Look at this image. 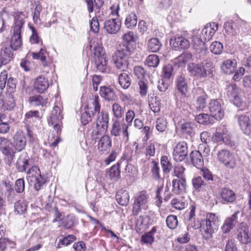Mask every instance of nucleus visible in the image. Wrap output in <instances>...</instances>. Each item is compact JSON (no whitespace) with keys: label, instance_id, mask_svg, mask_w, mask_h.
<instances>
[{"label":"nucleus","instance_id":"6ab92c4d","mask_svg":"<svg viewBox=\"0 0 251 251\" xmlns=\"http://www.w3.org/2000/svg\"><path fill=\"white\" fill-rule=\"evenodd\" d=\"M172 47L176 50L188 49L190 46L189 41L184 36L177 35L170 41Z\"/></svg>","mask_w":251,"mask_h":251},{"label":"nucleus","instance_id":"5fc2aeb1","mask_svg":"<svg viewBox=\"0 0 251 251\" xmlns=\"http://www.w3.org/2000/svg\"><path fill=\"white\" fill-rule=\"evenodd\" d=\"M109 176L111 179L116 180L120 177V165L119 163L111 167L109 171Z\"/></svg>","mask_w":251,"mask_h":251},{"label":"nucleus","instance_id":"f3484780","mask_svg":"<svg viewBox=\"0 0 251 251\" xmlns=\"http://www.w3.org/2000/svg\"><path fill=\"white\" fill-rule=\"evenodd\" d=\"M12 144L16 151L19 152L24 150L26 144L25 133L22 130H18L14 135Z\"/></svg>","mask_w":251,"mask_h":251},{"label":"nucleus","instance_id":"de8ad7c7","mask_svg":"<svg viewBox=\"0 0 251 251\" xmlns=\"http://www.w3.org/2000/svg\"><path fill=\"white\" fill-rule=\"evenodd\" d=\"M137 23V18L134 13H131L128 14L125 20V24L128 28L132 29L134 27Z\"/></svg>","mask_w":251,"mask_h":251},{"label":"nucleus","instance_id":"6e6552de","mask_svg":"<svg viewBox=\"0 0 251 251\" xmlns=\"http://www.w3.org/2000/svg\"><path fill=\"white\" fill-rule=\"evenodd\" d=\"M226 93L230 101L237 107L240 106L243 100L240 96L241 90L235 84H228L226 86Z\"/></svg>","mask_w":251,"mask_h":251},{"label":"nucleus","instance_id":"13d9d810","mask_svg":"<svg viewBox=\"0 0 251 251\" xmlns=\"http://www.w3.org/2000/svg\"><path fill=\"white\" fill-rule=\"evenodd\" d=\"M161 165L163 171L164 173H168L170 172L172 166L167 156H162L161 158Z\"/></svg>","mask_w":251,"mask_h":251},{"label":"nucleus","instance_id":"a18cd8bd","mask_svg":"<svg viewBox=\"0 0 251 251\" xmlns=\"http://www.w3.org/2000/svg\"><path fill=\"white\" fill-rule=\"evenodd\" d=\"M156 232V227H153L151 230L142 236L141 241L145 244H151L154 241V235Z\"/></svg>","mask_w":251,"mask_h":251},{"label":"nucleus","instance_id":"2eb2a0df","mask_svg":"<svg viewBox=\"0 0 251 251\" xmlns=\"http://www.w3.org/2000/svg\"><path fill=\"white\" fill-rule=\"evenodd\" d=\"M188 153L187 144L185 142L178 143L174 149L173 157L177 161H182L185 159Z\"/></svg>","mask_w":251,"mask_h":251},{"label":"nucleus","instance_id":"f03ea898","mask_svg":"<svg viewBox=\"0 0 251 251\" xmlns=\"http://www.w3.org/2000/svg\"><path fill=\"white\" fill-rule=\"evenodd\" d=\"M26 16L21 12H16L14 14V23L13 26V35L9 45L12 50H18L22 45V31L24 29Z\"/></svg>","mask_w":251,"mask_h":251},{"label":"nucleus","instance_id":"4be33fe9","mask_svg":"<svg viewBox=\"0 0 251 251\" xmlns=\"http://www.w3.org/2000/svg\"><path fill=\"white\" fill-rule=\"evenodd\" d=\"M212 141L217 143H224L227 145H231V143L228 131L225 128L221 130L220 128L213 135Z\"/></svg>","mask_w":251,"mask_h":251},{"label":"nucleus","instance_id":"49530a36","mask_svg":"<svg viewBox=\"0 0 251 251\" xmlns=\"http://www.w3.org/2000/svg\"><path fill=\"white\" fill-rule=\"evenodd\" d=\"M124 107H123L119 103L115 102L112 105V111L113 112L114 119H119L122 118L125 113Z\"/></svg>","mask_w":251,"mask_h":251},{"label":"nucleus","instance_id":"0eeeda50","mask_svg":"<svg viewBox=\"0 0 251 251\" xmlns=\"http://www.w3.org/2000/svg\"><path fill=\"white\" fill-rule=\"evenodd\" d=\"M219 162L226 168L233 169L237 165V160L234 154L226 150H221L217 153Z\"/></svg>","mask_w":251,"mask_h":251},{"label":"nucleus","instance_id":"aec40b11","mask_svg":"<svg viewBox=\"0 0 251 251\" xmlns=\"http://www.w3.org/2000/svg\"><path fill=\"white\" fill-rule=\"evenodd\" d=\"M121 25V23L119 18H112L105 21L104 28L108 33L115 34L119 31Z\"/></svg>","mask_w":251,"mask_h":251},{"label":"nucleus","instance_id":"1a4fd4ad","mask_svg":"<svg viewBox=\"0 0 251 251\" xmlns=\"http://www.w3.org/2000/svg\"><path fill=\"white\" fill-rule=\"evenodd\" d=\"M0 151L6 156L7 163L10 165L16 153L13 144L8 139L0 137Z\"/></svg>","mask_w":251,"mask_h":251},{"label":"nucleus","instance_id":"680f3d73","mask_svg":"<svg viewBox=\"0 0 251 251\" xmlns=\"http://www.w3.org/2000/svg\"><path fill=\"white\" fill-rule=\"evenodd\" d=\"M42 10V6L39 3L36 4L33 12V20L34 22L37 24L41 22L40 15Z\"/></svg>","mask_w":251,"mask_h":251},{"label":"nucleus","instance_id":"72a5a7b5","mask_svg":"<svg viewBox=\"0 0 251 251\" xmlns=\"http://www.w3.org/2000/svg\"><path fill=\"white\" fill-rule=\"evenodd\" d=\"M236 67V61L230 59L224 61L221 67L222 71L226 74H231L234 73Z\"/></svg>","mask_w":251,"mask_h":251},{"label":"nucleus","instance_id":"79ce46f5","mask_svg":"<svg viewBox=\"0 0 251 251\" xmlns=\"http://www.w3.org/2000/svg\"><path fill=\"white\" fill-rule=\"evenodd\" d=\"M29 101L33 106H46L48 102V99H43L40 95L34 96L29 98Z\"/></svg>","mask_w":251,"mask_h":251},{"label":"nucleus","instance_id":"cd10ccee","mask_svg":"<svg viewBox=\"0 0 251 251\" xmlns=\"http://www.w3.org/2000/svg\"><path fill=\"white\" fill-rule=\"evenodd\" d=\"M31 55L33 59L40 60L44 67L49 66V62L47 59L49 54L45 48H41L39 52H32Z\"/></svg>","mask_w":251,"mask_h":251},{"label":"nucleus","instance_id":"c03bdc74","mask_svg":"<svg viewBox=\"0 0 251 251\" xmlns=\"http://www.w3.org/2000/svg\"><path fill=\"white\" fill-rule=\"evenodd\" d=\"M172 206L178 210L184 209L188 204L187 201L184 198H175L171 201Z\"/></svg>","mask_w":251,"mask_h":251},{"label":"nucleus","instance_id":"bb28decb","mask_svg":"<svg viewBox=\"0 0 251 251\" xmlns=\"http://www.w3.org/2000/svg\"><path fill=\"white\" fill-rule=\"evenodd\" d=\"M49 86V83L47 78L41 75L37 77L34 80V89L39 93L45 92Z\"/></svg>","mask_w":251,"mask_h":251},{"label":"nucleus","instance_id":"b1692460","mask_svg":"<svg viewBox=\"0 0 251 251\" xmlns=\"http://www.w3.org/2000/svg\"><path fill=\"white\" fill-rule=\"evenodd\" d=\"M112 146V141L108 135H103L100 138L98 145V149L101 154L108 152Z\"/></svg>","mask_w":251,"mask_h":251},{"label":"nucleus","instance_id":"ea45409f","mask_svg":"<svg viewBox=\"0 0 251 251\" xmlns=\"http://www.w3.org/2000/svg\"><path fill=\"white\" fill-rule=\"evenodd\" d=\"M220 195L223 200L228 202H233L236 198L234 192L227 188L222 189Z\"/></svg>","mask_w":251,"mask_h":251},{"label":"nucleus","instance_id":"ddd939ff","mask_svg":"<svg viewBox=\"0 0 251 251\" xmlns=\"http://www.w3.org/2000/svg\"><path fill=\"white\" fill-rule=\"evenodd\" d=\"M209 109L212 117L217 120H221L223 118L224 110L220 100H211L209 103Z\"/></svg>","mask_w":251,"mask_h":251},{"label":"nucleus","instance_id":"8fccbe9b","mask_svg":"<svg viewBox=\"0 0 251 251\" xmlns=\"http://www.w3.org/2000/svg\"><path fill=\"white\" fill-rule=\"evenodd\" d=\"M29 27L32 32V34L29 38V42L31 44H40L41 45H43L42 40L39 36L37 30L32 26L30 25Z\"/></svg>","mask_w":251,"mask_h":251},{"label":"nucleus","instance_id":"f704fd0d","mask_svg":"<svg viewBox=\"0 0 251 251\" xmlns=\"http://www.w3.org/2000/svg\"><path fill=\"white\" fill-rule=\"evenodd\" d=\"M116 200L121 205L126 206L129 202V196L126 190L119 191L116 195Z\"/></svg>","mask_w":251,"mask_h":251},{"label":"nucleus","instance_id":"a211bd4d","mask_svg":"<svg viewBox=\"0 0 251 251\" xmlns=\"http://www.w3.org/2000/svg\"><path fill=\"white\" fill-rule=\"evenodd\" d=\"M63 119L61 108L57 105H54L49 121V125H54V128L58 133L60 126V121Z\"/></svg>","mask_w":251,"mask_h":251},{"label":"nucleus","instance_id":"dca6fc26","mask_svg":"<svg viewBox=\"0 0 251 251\" xmlns=\"http://www.w3.org/2000/svg\"><path fill=\"white\" fill-rule=\"evenodd\" d=\"M13 54L9 45L7 43H3L1 45L0 50V68L8 64L12 60Z\"/></svg>","mask_w":251,"mask_h":251},{"label":"nucleus","instance_id":"4468645a","mask_svg":"<svg viewBox=\"0 0 251 251\" xmlns=\"http://www.w3.org/2000/svg\"><path fill=\"white\" fill-rule=\"evenodd\" d=\"M196 127V125L194 122L181 121L178 123L176 129L186 137H192L195 134Z\"/></svg>","mask_w":251,"mask_h":251},{"label":"nucleus","instance_id":"2f4dec72","mask_svg":"<svg viewBox=\"0 0 251 251\" xmlns=\"http://www.w3.org/2000/svg\"><path fill=\"white\" fill-rule=\"evenodd\" d=\"M177 90L182 95L185 96L188 91V84L184 75H180L177 77L176 80Z\"/></svg>","mask_w":251,"mask_h":251},{"label":"nucleus","instance_id":"4d7b16f0","mask_svg":"<svg viewBox=\"0 0 251 251\" xmlns=\"http://www.w3.org/2000/svg\"><path fill=\"white\" fill-rule=\"evenodd\" d=\"M209 49L212 53L215 54H220L222 52L223 46L221 43L215 41L211 44Z\"/></svg>","mask_w":251,"mask_h":251},{"label":"nucleus","instance_id":"423d86ee","mask_svg":"<svg viewBox=\"0 0 251 251\" xmlns=\"http://www.w3.org/2000/svg\"><path fill=\"white\" fill-rule=\"evenodd\" d=\"M150 196L146 191L143 190L137 193L134 197L132 205V214L134 216L139 214L142 210L148 208V202Z\"/></svg>","mask_w":251,"mask_h":251},{"label":"nucleus","instance_id":"a19ab883","mask_svg":"<svg viewBox=\"0 0 251 251\" xmlns=\"http://www.w3.org/2000/svg\"><path fill=\"white\" fill-rule=\"evenodd\" d=\"M161 43L157 38H152L150 39L147 44L148 50L151 52H157L161 48Z\"/></svg>","mask_w":251,"mask_h":251},{"label":"nucleus","instance_id":"9b49d317","mask_svg":"<svg viewBox=\"0 0 251 251\" xmlns=\"http://www.w3.org/2000/svg\"><path fill=\"white\" fill-rule=\"evenodd\" d=\"M128 125L123 123H121L119 119H112V126L110 129V134L115 137L120 136L121 131L123 135L126 138V140H128L129 134L128 132Z\"/></svg>","mask_w":251,"mask_h":251},{"label":"nucleus","instance_id":"473e14b6","mask_svg":"<svg viewBox=\"0 0 251 251\" xmlns=\"http://www.w3.org/2000/svg\"><path fill=\"white\" fill-rule=\"evenodd\" d=\"M222 243L225 245L224 251H239L233 239L226 235H222Z\"/></svg>","mask_w":251,"mask_h":251},{"label":"nucleus","instance_id":"7ed1b4c3","mask_svg":"<svg viewBox=\"0 0 251 251\" xmlns=\"http://www.w3.org/2000/svg\"><path fill=\"white\" fill-rule=\"evenodd\" d=\"M89 47L97 70L100 72H104L107 68V60L102 44L98 39H93L90 42Z\"/></svg>","mask_w":251,"mask_h":251},{"label":"nucleus","instance_id":"bf43d9fd","mask_svg":"<svg viewBox=\"0 0 251 251\" xmlns=\"http://www.w3.org/2000/svg\"><path fill=\"white\" fill-rule=\"evenodd\" d=\"M166 222L168 227L172 229H175L178 225L177 218L175 215L168 216Z\"/></svg>","mask_w":251,"mask_h":251},{"label":"nucleus","instance_id":"6e6d98bb","mask_svg":"<svg viewBox=\"0 0 251 251\" xmlns=\"http://www.w3.org/2000/svg\"><path fill=\"white\" fill-rule=\"evenodd\" d=\"M167 122L166 118L161 117L157 119L155 123L156 129L159 132L164 131L167 127Z\"/></svg>","mask_w":251,"mask_h":251},{"label":"nucleus","instance_id":"09e8293b","mask_svg":"<svg viewBox=\"0 0 251 251\" xmlns=\"http://www.w3.org/2000/svg\"><path fill=\"white\" fill-rule=\"evenodd\" d=\"M159 62V58L157 55L151 54L147 57L145 63L149 67L156 68L158 66Z\"/></svg>","mask_w":251,"mask_h":251},{"label":"nucleus","instance_id":"c9c22d12","mask_svg":"<svg viewBox=\"0 0 251 251\" xmlns=\"http://www.w3.org/2000/svg\"><path fill=\"white\" fill-rule=\"evenodd\" d=\"M195 91H198L199 93L201 94V96L197 98L196 108L198 111L202 110L206 107V95L201 89L198 88Z\"/></svg>","mask_w":251,"mask_h":251},{"label":"nucleus","instance_id":"9d476101","mask_svg":"<svg viewBox=\"0 0 251 251\" xmlns=\"http://www.w3.org/2000/svg\"><path fill=\"white\" fill-rule=\"evenodd\" d=\"M187 70L190 76L197 78L206 77L210 74V71L205 68L203 63H190L187 66Z\"/></svg>","mask_w":251,"mask_h":251},{"label":"nucleus","instance_id":"e2e57ef3","mask_svg":"<svg viewBox=\"0 0 251 251\" xmlns=\"http://www.w3.org/2000/svg\"><path fill=\"white\" fill-rule=\"evenodd\" d=\"M15 106V102L13 98L9 99L3 101L2 109L4 111H11L13 109Z\"/></svg>","mask_w":251,"mask_h":251},{"label":"nucleus","instance_id":"a878e982","mask_svg":"<svg viewBox=\"0 0 251 251\" xmlns=\"http://www.w3.org/2000/svg\"><path fill=\"white\" fill-rule=\"evenodd\" d=\"M237 239L241 244H248L251 242L249 229L246 225L242 223L237 229Z\"/></svg>","mask_w":251,"mask_h":251},{"label":"nucleus","instance_id":"20e7f679","mask_svg":"<svg viewBox=\"0 0 251 251\" xmlns=\"http://www.w3.org/2000/svg\"><path fill=\"white\" fill-rule=\"evenodd\" d=\"M92 106L95 111L99 112L96 121V129L93 130V134L97 136H101L105 133L108 128L109 114L107 112L103 111L100 113V106L99 104L98 96H95Z\"/></svg>","mask_w":251,"mask_h":251},{"label":"nucleus","instance_id":"338daca9","mask_svg":"<svg viewBox=\"0 0 251 251\" xmlns=\"http://www.w3.org/2000/svg\"><path fill=\"white\" fill-rule=\"evenodd\" d=\"M192 183L195 189L200 190L205 184L201 176L194 178L192 180Z\"/></svg>","mask_w":251,"mask_h":251},{"label":"nucleus","instance_id":"f257e3e1","mask_svg":"<svg viewBox=\"0 0 251 251\" xmlns=\"http://www.w3.org/2000/svg\"><path fill=\"white\" fill-rule=\"evenodd\" d=\"M218 25L216 23L207 24L202 29L200 37L194 35L192 41L196 51L202 55H205L207 51L205 42L212 39L215 32L218 30Z\"/></svg>","mask_w":251,"mask_h":251},{"label":"nucleus","instance_id":"412c9836","mask_svg":"<svg viewBox=\"0 0 251 251\" xmlns=\"http://www.w3.org/2000/svg\"><path fill=\"white\" fill-rule=\"evenodd\" d=\"M239 213V211H236L225 220L223 225L221 226V230L223 233H229L235 226L238 223V215Z\"/></svg>","mask_w":251,"mask_h":251},{"label":"nucleus","instance_id":"393cba45","mask_svg":"<svg viewBox=\"0 0 251 251\" xmlns=\"http://www.w3.org/2000/svg\"><path fill=\"white\" fill-rule=\"evenodd\" d=\"M31 160L27 153H22L17 160L16 167L19 172H24L30 168Z\"/></svg>","mask_w":251,"mask_h":251},{"label":"nucleus","instance_id":"0e129e2a","mask_svg":"<svg viewBox=\"0 0 251 251\" xmlns=\"http://www.w3.org/2000/svg\"><path fill=\"white\" fill-rule=\"evenodd\" d=\"M149 106L151 109L154 113L158 112L160 110V103L159 100H157L156 97L152 98L149 101Z\"/></svg>","mask_w":251,"mask_h":251},{"label":"nucleus","instance_id":"f8f14e48","mask_svg":"<svg viewBox=\"0 0 251 251\" xmlns=\"http://www.w3.org/2000/svg\"><path fill=\"white\" fill-rule=\"evenodd\" d=\"M113 61L115 67L123 71L127 69L128 66V59L126 55L123 51L117 50L112 56Z\"/></svg>","mask_w":251,"mask_h":251},{"label":"nucleus","instance_id":"37998d69","mask_svg":"<svg viewBox=\"0 0 251 251\" xmlns=\"http://www.w3.org/2000/svg\"><path fill=\"white\" fill-rule=\"evenodd\" d=\"M224 28L226 33L230 36H233L238 34V29H236L235 21L231 20L225 23Z\"/></svg>","mask_w":251,"mask_h":251},{"label":"nucleus","instance_id":"4c0bfd02","mask_svg":"<svg viewBox=\"0 0 251 251\" xmlns=\"http://www.w3.org/2000/svg\"><path fill=\"white\" fill-rule=\"evenodd\" d=\"M192 56L191 53H183L175 59V63L177 64L179 67L184 66L187 62L192 60Z\"/></svg>","mask_w":251,"mask_h":251},{"label":"nucleus","instance_id":"58836bf2","mask_svg":"<svg viewBox=\"0 0 251 251\" xmlns=\"http://www.w3.org/2000/svg\"><path fill=\"white\" fill-rule=\"evenodd\" d=\"M131 81V75L126 73H121L119 75V83L125 89H127L129 87Z\"/></svg>","mask_w":251,"mask_h":251},{"label":"nucleus","instance_id":"e433bc0d","mask_svg":"<svg viewBox=\"0 0 251 251\" xmlns=\"http://www.w3.org/2000/svg\"><path fill=\"white\" fill-rule=\"evenodd\" d=\"M90 109H92V107L89 108L87 105L85 107V111L81 113L80 121L83 125H86L92 121V116L94 113Z\"/></svg>","mask_w":251,"mask_h":251},{"label":"nucleus","instance_id":"603ef678","mask_svg":"<svg viewBox=\"0 0 251 251\" xmlns=\"http://www.w3.org/2000/svg\"><path fill=\"white\" fill-rule=\"evenodd\" d=\"M212 118L207 114H200L196 117V120L199 124L208 125L213 123Z\"/></svg>","mask_w":251,"mask_h":251},{"label":"nucleus","instance_id":"774afa93","mask_svg":"<svg viewBox=\"0 0 251 251\" xmlns=\"http://www.w3.org/2000/svg\"><path fill=\"white\" fill-rule=\"evenodd\" d=\"M123 40L127 43L135 42L136 39V34L132 31H128L123 35Z\"/></svg>","mask_w":251,"mask_h":251},{"label":"nucleus","instance_id":"5701e85b","mask_svg":"<svg viewBox=\"0 0 251 251\" xmlns=\"http://www.w3.org/2000/svg\"><path fill=\"white\" fill-rule=\"evenodd\" d=\"M238 125L243 132L247 135L251 133V119L246 115H237Z\"/></svg>","mask_w":251,"mask_h":251},{"label":"nucleus","instance_id":"39448f33","mask_svg":"<svg viewBox=\"0 0 251 251\" xmlns=\"http://www.w3.org/2000/svg\"><path fill=\"white\" fill-rule=\"evenodd\" d=\"M218 216L212 213H207L205 219L201 220L200 222L203 237L206 239L212 238L214 233L218 229Z\"/></svg>","mask_w":251,"mask_h":251},{"label":"nucleus","instance_id":"c85d7f7f","mask_svg":"<svg viewBox=\"0 0 251 251\" xmlns=\"http://www.w3.org/2000/svg\"><path fill=\"white\" fill-rule=\"evenodd\" d=\"M172 192L178 194L185 191L186 181L185 178L174 179L172 181Z\"/></svg>","mask_w":251,"mask_h":251},{"label":"nucleus","instance_id":"7c9ffc66","mask_svg":"<svg viewBox=\"0 0 251 251\" xmlns=\"http://www.w3.org/2000/svg\"><path fill=\"white\" fill-rule=\"evenodd\" d=\"M190 156L191 161L195 167L200 169L203 167V159L201 153L197 151H193Z\"/></svg>","mask_w":251,"mask_h":251},{"label":"nucleus","instance_id":"c756f323","mask_svg":"<svg viewBox=\"0 0 251 251\" xmlns=\"http://www.w3.org/2000/svg\"><path fill=\"white\" fill-rule=\"evenodd\" d=\"M100 96L106 100H113L116 95L113 89L109 86H101L100 90Z\"/></svg>","mask_w":251,"mask_h":251},{"label":"nucleus","instance_id":"3c124183","mask_svg":"<svg viewBox=\"0 0 251 251\" xmlns=\"http://www.w3.org/2000/svg\"><path fill=\"white\" fill-rule=\"evenodd\" d=\"M174 75L172 65L167 64L163 67L162 75L163 78L169 79Z\"/></svg>","mask_w":251,"mask_h":251},{"label":"nucleus","instance_id":"69168bd1","mask_svg":"<svg viewBox=\"0 0 251 251\" xmlns=\"http://www.w3.org/2000/svg\"><path fill=\"white\" fill-rule=\"evenodd\" d=\"M26 209V205L23 201H19L15 204V212L18 214L24 213Z\"/></svg>","mask_w":251,"mask_h":251},{"label":"nucleus","instance_id":"052dcab7","mask_svg":"<svg viewBox=\"0 0 251 251\" xmlns=\"http://www.w3.org/2000/svg\"><path fill=\"white\" fill-rule=\"evenodd\" d=\"M34 180L35 182L34 187L37 191L40 190L46 182V178L42 176L41 174L39 175H38L37 177Z\"/></svg>","mask_w":251,"mask_h":251},{"label":"nucleus","instance_id":"864d4df0","mask_svg":"<svg viewBox=\"0 0 251 251\" xmlns=\"http://www.w3.org/2000/svg\"><path fill=\"white\" fill-rule=\"evenodd\" d=\"M5 185V195L9 201H12L16 196V194L13 188V186L10 182H4Z\"/></svg>","mask_w":251,"mask_h":251}]
</instances>
